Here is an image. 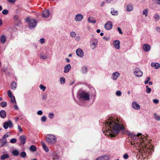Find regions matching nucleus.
<instances>
[{"instance_id": "nucleus-28", "label": "nucleus", "mask_w": 160, "mask_h": 160, "mask_svg": "<svg viewBox=\"0 0 160 160\" xmlns=\"http://www.w3.org/2000/svg\"><path fill=\"white\" fill-rule=\"evenodd\" d=\"M29 149L32 152H35L37 150V148L34 145H32L30 147Z\"/></svg>"}, {"instance_id": "nucleus-49", "label": "nucleus", "mask_w": 160, "mask_h": 160, "mask_svg": "<svg viewBox=\"0 0 160 160\" xmlns=\"http://www.w3.org/2000/svg\"><path fill=\"white\" fill-rule=\"evenodd\" d=\"M70 36L72 37H75L76 36V33L74 32H72L70 33Z\"/></svg>"}, {"instance_id": "nucleus-19", "label": "nucleus", "mask_w": 160, "mask_h": 160, "mask_svg": "<svg viewBox=\"0 0 160 160\" xmlns=\"http://www.w3.org/2000/svg\"><path fill=\"white\" fill-rule=\"evenodd\" d=\"M132 107L135 109L139 110L140 108L139 105L135 102H132Z\"/></svg>"}, {"instance_id": "nucleus-54", "label": "nucleus", "mask_w": 160, "mask_h": 160, "mask_svg": "<svg viewBox=\"0 0 160 160\" xmlns=\"http://www.w3.org/2000/svg\"><path fill=\"white\" fill-rule=\"evenodd\" d=\"M39 41L42 44L45 42V39L43 38H42L40 39Z\"/></svg>"}, {"instance_id": "nucleus-59", "label": "nucleus", "mask_w": 160, "mask_h": 160, "mask_svg": "<svg viewBox=\"0 0 160 160\" xmlns=\"http://www.w3.org/2000/svg\"><path fill=\"white\" fill-rule=\"evenodd\" d=\"M107 3H110L112 2L113 0H105Z\"/></svg>"}, {"instance_id": "nucleus-61", "label": "nucleus", "mask_w": 160, "mask_h": 160, "mask_svg": "<svg viewBox=\"0 0 160 160\" xmlns=\"http://www.w3.org/2000/svg\"><path fill=\"white\" fill-rule=\"evenodd\" d=\"M8 2L11 3H14L16 2V0H7Z\"/></svg>"}, {"instance_id": "nucleus-36", "label": "nucleus", "mask_w": 160, "mask_h": 160, "mask_svg": "<svg viewBox=\"0 0 160 160\" xmlns=\"http://www.w3.org/2000/svg\"><path fill=\"white\" fill-rule=\"evenodd\" d=\"M155 119L158 121H160V116L158 115L156 113L154 114Z\"/></svg>"}, {"instance_id": "nucleus-4", "label": "nucleus", "mask_w": 160, "mask_h": 160, "mask_svg": "<svg viewBox=\"0 0 160 160\" xmlns=\"http://www.w3.org/2000/svg\"><path fill=\"white\" fill-rule=\"evenodd\" d=\"M29 21V26L30 29L34 28L36 26L37 22L36 20L34 19H31L29 20V19L27 18L26 21Z\"/></svg>"}, {"instance_id": "nucleus-11", "label": "nucleus", "mask_w": 160, "mask_h": 160, "mask_svg": "<svg viewBox=\"0 0 160 160\" xmlns=\"http://www.w3.org/2000/svg\"><path fill=\"white\" fill-rule=\"evenodd\" d=\"M83 17L81 14H77L75 18V20L76 22H80L83 19Z\"/></svg>"}, {"instance_id": "nucleus-33", "label": "nucleus", "mask_w": 160, "mask_h": 160, "mask_svg": "<svg viewBox=\"0 0 160 160\" xmlns=\"http://www.w3.org/2000/svg\"><path fill=\"white\" fill-rule=\"evenodd\" d=\"M97 45V43L96 42H92L91 45L93 47L92 49H94Z\"/></svg>"}, {"instance_id": "nucleus-1", "label": "nucleus", "mask_w": 160, "mask_h": 160, "mask_svg": "<svg viewBox=\"0 0 160 160\" xmlns=\"http://www.w3.org/2000/svg\"><path fill=\"white\" fill-rule=\"evenodd\" d=\"M104 124L106 127V131L108 135L111 137H114L120 131L124 134L128 135L133 138L136 134L129 131H125L124 127L122 122V120L118 117H110Z\"/></svg>"}, {"instance_id": "nucleus-2", "label": "nucleus", "mask_w": 160, "mask_h": 160, "mask_svg": "<svg viewBox=\"0 0 160 160\" xmlns=\"http://www.w3.org/2000/svg\"><path fill=\"white\" fill-rule=\"evenodd\" d=\"M46 139L47 142L49 145L53 144L57 141V138L55 136L52 134L47 135Z\"/></svg>"}, {"instance_id": "nucleus-26", "label": "nucleus", "mask_w": 160, "mask_h": 160, "mask_svg": "<svg viewBox=\"0 0 160 160\" xmlns=\"http://www.w3.org/2000/svg\"><path fill=\"white\" fill-rule=\"evenodd\" d=\"M17 88V84L15 82H13L11 84V88L15 90Z\"/></svg>"}, {"instance_id": "nucleus-25", "label": "nucleus", "mask_w": 160, "mask_h": 160, "mask_svg": "<svg viewBox=\"0 0 160 160\" xmlns=\"http://www.w3.org/2000/svg\"><path fill=\"white\" fill-rule=\"evenodd\" d=\"M81 71L83 73H86L88 71V68L86 66H83L82 68Z\"/></svg>"}, {"instance_id": "nucleus-30", "label": "nucleus", "mask_w": 160, "mask_h": 160, "mask_svg": "<svg viewBox=\"0 0 160 160\" xmlns=\"http://www.w3.org/2000/svg\"><path fill=\"white\" fill-rule=\"evenodd\" d=\"M9 157V155L8 154H4L1 157V159L2 160H4Z\"/></svg>"}, {"instance_id": "nucleus-60", "label": "nucleus", "mask_w": 160, "mask_h": 160, "mask_svg": "<svg viewBox=\"0 0 160 160\" xmlns=\"http://www.w3.org/2000/svg\"><path fill=\"white\" fill-rule=\"evenodd\" d=\"M8 136V135L7 134H5L3 137V139H5V138H7Z\"/></svg>"}, {"instance_id": "nucleus-48", "label": "nucleus", "mask_w": 160, "mask_h": 160, "mask_svg": "<svg viewBox=\"0 0 160 160\" xmlns=\"http://www.w3.org/2000/svg\"><path fill=\"white\" fill-rule=\"evenodd\" d=\"M8 97L10 98H12V96L10 91H8Z\"/></svg>"}, {"instance_id": "nucleus-32", "label": "nucleus", "mask_w": 160, "mask_h": 160, "mask_svg": "<svg viewBox=\"0 0 160 160\" xmlns=\"http://www.w3.org/2000/svg\"><path fill=\"white\" fill-rule=\"evenodd\" d=\"M151 89L150 88H149L148 86H146V92L148 94H149L151 93Z\"/></svg>"}, {"instance_id": "nucleus-57", "label": "nucleus", "mask_w": 160, "mask_h": 160, "mask_svg": "<svg viewBox=\"0 0 160 160\" xmlns=\"http://www.w3.org/2000/svg\"><path fill=\"white\" fill-rule=\"evenodd\" d=\"M118 30L120 34H122V30L119 27H118Z\"/></svg>"}, {"instance_id": "nucleus-56", "label": "nucleus", "mask_w": 160, "mask_h": 160, "mask_svg": "<svg viewBox=\"0 0 160 160\" xmlns=\"http://www.w3.org/2000/svg\"><path fill=\"white\" fill-rule=\"evenodd\" d=\"M13 99H11V101L12 103H14L15 102L16 103V101L15 100V98L14 96H13Z\"/></svg>"}, {"instance_id": "nucleus-39", "label": "nucleus", "mask_w": 160, "mask_h": 160, "mask_svg": "<svg viewBox=\"0 0 160 160\" xmlns=\"http://www.w3.org/2000/svg\"><path fill=\"white\" fill-rule=\"evenodd\" d=\"M7 103L5 102H2L0 103V105L2 107H5L6 106Z\"/></svg>"}, {"instance_id": "nucleus-23", "label": "nucleus", "mask_w": 160, "mask_h": 160, "mask_svg": "<svg viewBox=\"0 0 160 160\" xmlns=\"http://www.w3.org/2000/svg\"><path fill=\"white\" fill-rule=\"evenodd\" d=\"M133 9V7L132 5L129 4L127 5V10L128 12H130Z\"/></svg>"}, {"instance_id": "nucleus-27", "label": "nucleus", "mask_w": 160, "mask_h": 160, "mask_svg": "<svg viewBox=\"0 0 160 160\" xmlns=\"http://www.w3.org/2000/svg\"><path fill=\"white\" fill-rule=\"evenodd\" d=\"M19 16L18 15H15L13 17V19L16 21V22H18V23H21V20L18 19Z\"/></svg>"}, {"instance_id": "nucleus-34", "label": "nucleus", "mask_w": 160, "mask_h": 160, "mask_svg": "<svg viewBox=\"0 0 160 160\" xmlns=\"http://www.w3.org/2000/svg\"><path fill=\"white\" fill-rule=\"evenodd\" d=\"M12 153L14 156H17L19 154V152L18 150H15L12 151Z\"/></svg>"}, {"instance_id": "nucleus-18", "label": "nucleus", "mask_w": 160, "mask_h": 160, "mask_svg": "<svg viewBox=\"0 0 160 160\" xmlns=\"http://www.w3.org/2000/svg\"><path fill=\"white\" fill-rule=\"evenodd\" d=\"M6 37L5 35H2L0 37V41L1 43H5L6 42Z\"/></svg>"}, {"instance_id": "nucleus-62", "label": "nucleus", "mask_w": 160, "mask_h": 160, "mask_svg": "<svg viewBox=\"0 0 160 160\" xmlns=\"http://www.w3.org/2000/svg\"><path fill=\"white\" fill-rule=\"evenodd\" d=\"M105 3V2H102L101 4V7H103V6H104Z\"/></svg>"}, {"instance_id": "nucleus-44", "label": "nucleus", "mask_w": 160, "mask_h": 160, "mask_svg": "<svg viewBox=\"0 0 160 160\" xmlns=\"http://www.w3.org/2000/svg\"><path fill=\"white\" fill-rule=\"evenodd\" d=\"M54 116V114L52 112L49 113L48 115V117L51 119L53 118Z\"/></svg>"}, {"instance_id": "nucleus-47", "label": "nucleus", "mask_w": 160, "mask_h": 160, "mask_svg": "<svg viewBox=\"0 0 160 160\" xmlns=\"http://www.w3.org/2000/svg\"><path fill=\"white\" fill-rule=\"evenodd\" d=\"M17 141V139L14 138H12L10 141V142L11 143H15Z\"/></svg>"}, {"instance_id": "nucleus-40", "label": "nucleus", "mask_w": 160, "mask_h": 160, "mask_svg": "<svg viewBox=\"0 0 160 160\" xmlns=\"http://www.w3.org/2000/svg\"><path fill=\"white\" fill-rule=\"evenodd\" d=\"M20 155L21 157L24 158L26 157V153L24 152H22L20 153Z\"/></svg>"}, {"instance_id": "nucleus-3", "label": "nucleus", "mask_w": 160, "mask_h": 160, "mask_svg": "<svg viewBox=\"0 0 160 160\" xmlns=\"http://www.w3.org/2000/svg\"><path fill=\"white\" fill-rule=\"evenodd\" d=\"M79 95L80 98L84 101H88L90 99V94L85 91H82L79 93Z\"/></svg>"}, {"instance_id": "nucleus-37", "label": "nucleus", "mask_w": 160, "mask_h": 160, "mask_svg": "<svg viewBox=\"0 0 160 160\" xmlns=\"http://www.w3.org/2000/svg\"><path fill=\"white\" fill-rule=\"evenodd\" d=\"M148 9H147L144 10L142 12L143 15H145L146 17L148 16Z\"/></svg>"}, {"instance_id": "nucleus-6", "label": "nucleus", "mask_w": 160, "mask_h": 160, "mask_svg": "<svg viewBox=\"0 0 160 160\" xmlns=\"http://www.w3.org/2000/svg\"><path fill=\"white\" fill-rule=\"evenodd\" d=\"M39 57L41 59L43 60L48 59L50 58L49 54L48 53H44L43 52H40Z\"/></svg>"}, {"instance_id": "nucleus-50", "label": "nucleus", "mask_w": 160, "mask_h": 160, "mask_svg": "<svg viewBox=\"0 0 160 160\" xmlns=\"http://www.w3.org/2000/svg\"><path fill=\"white\" fill-rule=\"evenodd\" d=\"M155 30L157 32L160 33V27H156L155 28Z\"/></svg>"}, {"instance_id": "nucleus-42", "label": "nucleus", "mask_w": 160, "mask_h": 160, "mask_svg": "<svg viewBox=\"0 0 160 160\" xmlns=\"http://www.w3.org/2000/svg\"><path fill=\"white\" fill-rule=\"evenodd\" d=\"M111 13L113 15H117L118 14V11L113 10V11H111Z\"/></svg>"}, {"instance_id": "nucleus-20", "label": "nucleus", "mask_w": 160, "mask_h": 160, "mask_svg": "<svg viewBox=\"0 0 160 160\" xmlns=\"http://www.w3.org/2000/svg\"><path fill=\"white\" fill-rule=\"evenodd\" d=\"M151 65L152 67H154L156 69H158L160 67V64L158 62H152Z\"/></svg>"}, {"instance_id": "nucleus-63", "label": "nucleus", "mask_w": 160, "mask_h": 160, "mask_svg": "<svg viewBox=\"0 0 160 160\" xmlns=\"http://www.w3.org/2000/svg\"><path fill=\"white\" fill-rule=\"evenodd\" d=\"M19 118L18 117H16L15 118V122H17Z\"/></svg>"}, {"instance_id": "nucleus-53", "label": "nucleus", "mask_w": 160, "mask_h": 160, "mask_svg": "<svg viewBox=\"0 0 160 160\" xmlns=\"http://www.w3.org/2000/svg\"><path fill=\"white\" fill-rule=\"evenodd\" d=\"M37 113L38 115H41L42 114L43 112L42 110H39L37 112Z\"/></svg>"}, {"instance_id": "nucleus-58", "label": "nucleus", "mask_w": 160, "mask_h": 160, "mask_svg": "<svg viewBox=\"0 0 160 160\" xmlns=\"http://www.w3.org/2000/svg\"><path fill=\"white\" fill-rule=\"evenodd\" d=\"M18 130H19L20 132H22V129L21 128V127L19 125H18Z\"/></svg>"}, {"instance_id": "nucleus-12", "label": "nucleus", "mask_w": 160, "mask_h": 160, "mask_svg": "<svg viewBox=\"0 0 160 160\" xmlns=\"http://www.w3.org/2000/svg\"><path fill=\"white\" fill-rule=\"evenodd\" d=\"M50 15V12L48 10H44L42 12V16L44 18H48Z\"/></svg>"}, {"instance_id": "nucleus-29", "label": "nucleus", "mask_w": 160, "mask_h": 160, "mask_svg": "<svg viewBox=\"0 0 160 160\" xmlns=\"http://www.w3.org/2000/svg\"><path fill=\"white\" fill-rule=\"evenodd\" d=\"M7 142L6 139H3V140H0V147L5 144Z\"/></svg>"}, {"instance_id": "nucleus-16", "label": "nucleus", "mask_w": 160, "mask_h": 160, "mask_svg": "<svg viewBox=\"0 0 160 160\" xmlns=\"http://www.w3.org/2000/svg\"><path fill=\"white\" fill-rule=\"evenodd\" d=\"M95 160H109V158L107 155H103L98 157Z\"/></svg>"}, {"instance_id": "nucleus-7", "label": "nucleus", "mask_w": 160, "mask_h": 160, "mask_svg": "<svg viewBox=\"0 0 160 160\" xmlns=\"http://www.w3.org/2000/svg\"><path fill=\"white\" fill-rule=\"evenodd\" d=\"M3 127L5 129H7L8 127L11 128L13 127V123L11 121H8L3 123Z\"/></svg>"}, {"instance_id": "nucleus-15", "label": "nucleus", "mask_w": 160, "mask_h": 160, "mask_svg": "<svg viewBox=\"0 0 160 160\" xmlns=\"http://www.w3.org/2000/svg\"><path fill=\"white\" fill-rule=\"evenodd\" d=\"M143 48L145 51L148 52L151 49V46L150 45L148 44H145L143 45Z\"/></svg>"}, {"instance_id": "nucleus-64", "label": "nucleus", "mask_w": 160, "mask_h": 160, "mask_svg": "<svg viewBox=\"0 0 160 160\" xmlns=\"http://www.w3.org/2000/svg\"><path fill=\"white\" fill-rule=\"evenodd\" d=\"M14 107L15 109L16 110H18V107L17 105H14Z\"/></svg>"}, {"instance_id": "nucleus-17", "label": "nucleus", "mask_w": 160, "mask_h": 160, "mask_svg": "<svg viewBox=\"0 0 160 160\" xmlns=\"http://www.w3.org/2000/svg\"><path fill=\"white\" fill-rule=\"evenodd\" d=\"M71 68V66L70 64H68L64 68L63 72L65 73L68 72Z\"/></svg>"}, {"instance_id": "nucleus-13", "label": "nucleus", "mask_w": 160, "mask_h": 160, "mask_svg": "<svg viewBox=\"0 0 160 160\" xmlns=\"http://www.w3.org/2000/svg\"><path fill=\"white\" fill-rule=\"evenodd\" d=\"M112 44L115 48L117 49H119L120 42L119 41L115 40L113 41Z\"/></svg>"}, {"instance_id": "nucleus-14", "label": "nucleus", "mask_w": 160, "mask_h": 160, "mask_svg": "<svg viewBox=\"0 0 160 160\" xmlns=\"http://www.w3.org/2000/svg\"><path fill=\"white\" fill-rule=\"evenodd\" d=\"M27 138L24 135H21L19 138L20 141V144L24 145L26 143Z\"/></svg>"}, {"instance_id": "nucleus-41", "label": "nucleus", "mask_w": 160, "mask_h": 160, "mask_svg": "<svg viewBox=\"0 0 160 160\" xmlns=\"http://www.w3.org/2000/svg\"><path fill=\"white\" fill-rule=\"evenodd\" d=\"M8 10L7 9H4L2 11V14L5 15L7 14L8 13Z\"/></svg>"}, {"instance_id": "nucleus-31", "label": "nucleus", "mask_w": 160, "mask_h": 160, "mask_svg": "<svg viewBox=\"0 0 160 160\" xmlns=\"http://www.w3.org/2000/svg\"><path fill=\"white\" fill-rule=\"evenodd\" d=\"M142 134L141 133H138L135 136L132 138L134 140H137L139 138L138 137L140 135H142Z\"/></svg>"}, {"instance_id": "nucleus-24", "label": "nucleus", "mask_w": 160, "mask_h": 160, "mask_svg": "<svg viewBox=\"0 0 160 160\" xmlns=\"http://www.w3.org/2000/svg\"><path fill=\"white\" fill-rule=\"evenodd\" d=\"M88 20L89 22L95 23L96 22V21L92 17H90L88 18Z\"/></svg>"}, {"instance_id": "nucleus-45", "label": "nucleus", "mask_w": 160, "mask_h": 160, "mask_svg": "<svg viewBox=\"0 0 160 160\" xmlns=\"http://www.w3.org/2000/svg\"><path fill=\"white\" fill-rule=\"evenodd\" d=\"M47 118L45 116H42L41 118V120L42 122H45L46 121Z\"/></svg>"}, {"instance_id": "nucleus-51", "label": "nucleus", "mask_w": 160, "mask_h": 160, "mask_svg": "<svg viewBox=\"0 0 160 160\" xmlns=\"http://www.w3.org/2000/svg\"><path fill=\"white\" fill-rule=\"evenodd\" d=\"M153 102L155 104H158L159 102V101L158 99H153Z\"/></svg>"}, {"instance_id": "nucleus-35", "label": "nucleus", "mask_w": 160, "mask_h": 160, "mask_svg": "<svg viewBox=\"0 0 160 160\" xmlns=\"http://www.w3.org/2000/svg\"><path fill=\"white\" fill-rule=\"evenodd\" d=\"M154 18L155 20L157 22L159 20L160 18V17L158 14L157 13H156L154 15Z\"/></svg>"}, {"instance_id": "nucleus-9", "label": "nucleus", "mask_w": 160, "mask_h": 160, "mask_svg": "<svg viewBox=\"0 0 160 160\" xmlns=\"http://www.w3.org/2000/svg\"><path fill=\"white\" fill-rule=\"evenodd\" d=\"M120 75V73L118 72H114L111 76V78L113 80H116L119 77Z\"/></svg>"}, {"instance_id": "nucleus-5", "label": "nucleus", "mask_w": 160, "mask_h": 160, "mask_svg": "<svg viewBox=\"0 0 160 160\" xmlns=\"http://www.w3.org/2000/svg\"><path fill=\"white\" fill-rule=\"evenodd\" d=\"M134 74L137 77H141L143 74V72L138 68H136L134 70Z\"/></svg>"}, {"instance_id": "nucleus-46", "label": "nucleus", "mask_w": 160, "mask_h": 160, "mask_svg": "<svg viewBox=\"0 0 160 160\" xmlns=\"http://www.w3.org/2000/svg\"><path fill=\"white\" fill-rule=\"evenodd\" d=\"M122 92L120 91H117L116 92V95L118 96H120L122 95Z\"/></svg>"}, {"instance_id": "nucleus-21", "label": "nucleus", "mask_w": 160, "mask_h": 160, "mask_svg": "<svg viewBox=\"0 0 160 160\" xmlns=\"http://www.w3.org/2000/svg\"><path fill=\"white\" fill-rule=\"evenodd\" d=\"M41 143L42 146L43 148L45 150V151L47 152H48L49 151V149H48V148L45 145L44 142L42 141L41 142Z\"/></svg>"}, {"instance_id": "nucleus-22", "label": "nucleus", "mask_w": 160, "mask_h": 160, "mask_svg": "<svg viewBox=\"0 0 160 160\" xmlns=\"http://www.w3.org/2000/svg\"><path fill=\"white\" fill-rule=\"evenodd\" d=\"M0 116L2 118H4L6 116V113L4 110H2L0 112Z\"/></svg>"}, {"instance_id": "nucleus-52", "label": "nucleus", "mask_w": 160, "mask_h": 160, "mask_svg": "<svg viewBox=\"0 0 160 160\" xmlns=\"http://www.w3.org/2000/svg\"><path fill=\"white\" fill-rule=\"evenodd\" d=\"M47 97V95L45 94H44L42 96V100H45Z\"/></svg>"}, {"instance_id": "nucleus-8", "label": "nucleus", "mask_w": 160, "mask_h": 160, "mask_svg": "<svg viewBox=\"0 0 160 160\" xmlns=\"http://www.w3.org/2000/svg\"><path fill=\"white\" fill-rule=\"evenodd\" d=\"M112 23L111 21H108L104 25V28L107 30H110L112 28Z\"/></svg>"}, {"instance_id": "nucleus-55", "label": "nucleus", "mask_w": 160, "mask_h": 160, "mask_svg": "<svg viewBox=\"0 0 160 160\" xmlns=\"http://www.w3.org/2000/svg\"><path fill=\"white\" fill-rule=\"evenodd\" d=\"M123 158L125 159H127L128 158V155L127 153L124 154L123 155Z\"/></svg>"}, {"instance_id": "nucleus-10", "label": "nucleus", "mask_w": 160, "mask_h": 160, "mask_svg": "<svg viewBox=\"0 0 160 160\" xmlns=\"http://www.w3.org/2000/svg\"><path fill=\"white\" fill-rule=\"evenodd\" d=\"M76 54L78 56L81 58L83 56L84 52L81 49H77L76 50Z\"/></svg>"}, {"instance_id": "nucleus-38", "label": "nucleus", "mask_w": 160, "mask_h": 160, "mask_svg": "<svg viewBox=\"0 0 160 160\" xmlns=\"http://www.w3.org/2000/svg\"><path fill=\"white\" fill-rule=\"evenodd\" d=\"M39 88L43 91H44L46 89V87L42 84L39 85Z\"/></svg>"}, {"instance_id": "nucleus-43", "label": "nucleus", "mask_w": 160, "mask_h": 160, "mask_svg": "<svg viewBox=\"0 0 160 160\" xmlns=\"http://www.w3.org/2000/svg\"><path fill=\"white\" fill-rule=\"evenodd\" d=\"M60 80L61 82V83L62 84L64 83L65 82V79L63 77H62L60 78Z\"/></svg>"}]
</instances>
